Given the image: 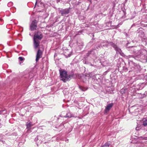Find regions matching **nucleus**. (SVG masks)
<instances>
[{"instance_id":"nucleus-1","label":"nucleus","mask_w":147,"mask_h":147,"mask_svg":"<svg viewBox=\"0 0 147 147\" xmlns=\"http://www.w3.org/2000/svg\"><path fill=\"white\" fill-rule=\"evenodd\" d=\"M135 58H138L143 62H147V51L145 49L139 50L135 54Z\"/></svg>"},{"instance_id":"nucleus-2","label":"nucleus","mask_w":147,"mask_h":147,"mask_svg":"<svg viewBox=\"0 0 147 147\" xmlns=\"http://www.w3.org/2000/svg\"><path fill=\"white\" fill-rule=\"evenodd\" d=\"M59 72L61 80L64 82L70 80L71 77H72L71 75H68L67 72L65 70H60Z\"/></svg>"},{"instance_id":"nucleus-3","label":"nucleus","mask_w":147,"mask_h":147,"mask_svg":"<svg viewBox=\"0 0 147 147\" xmlns=\"http://www.w3.org/2000/svg\"><path fill=\"white\" fill-rule=\"evenodd\" d=\"M131 71H133L135 74L138 73L141 70L140 66L136 63H134L132 67L131 68Z\"/></svg>"},{"instance_id":"nucleus-4","label":"nucleus","mask_w":147,"mask_h":147,"mask_svg":"<svg viewBox=\"0 0 147 147\" xmlns=\"http://www.w3.org/2000/svg\"><path fill=\"white\" fill-rule=\"evenodd\" d=\"M43 37L42 33L40 32H35L34 33L33 39L41 40Z\"/></svg>"},{"instance_id":"nucleus-5","label":"nucleus","mask_w":147,"mask_h":147,"mask_svg":"<svg viewBox=\"0 0 147 147\" xmlns=\"http://www.w3.org/2000/svg\"><path fill=\"white\" fill-rule=\"evenodd\" d=\"M37 21L35 20H33L30 25V29L31 30L33 31L36 30L37 27Z\"/></svg>"},{"instance_id":"nucleus-6","label":"nucleus","mask_w":147,"mask_h":147,"mask_svg":"<svg viewBox=\"0 0 147 147\" xmlns=\"http://www.w3.org/2000/svg\"><path fill=\"white\" fill-rule=\"evenodd\" d=\"M108 43L109 45L111 46L113 48H114L116 51H118L119 53L121 51V49L118 47L116 45L112 42H109Z\"/></svg>"},{"instance_id":"nucleus-7","label":"nucleus","mask_w":147,"mask_h":147,"mask_svg":"<svg viewBox=\"0 0 147 147\" xmlns=\"http://www.w3.org/2000/svg\"><path fill=\"white\" fill-rule=\"evenodd\" d=\"M42 52L41 51L40 49H39L37 53L36 56V62H37L39 60V59L42 57Z\"/></svg>"},{"instance_id":"nucleus-8","label":"nucleus","mask_w":147,"mask_h":147,"mask_svg":"<svg viewBox=\"0 0 147 147\" xmlns=\"http://www.w3.org/2000/svg\"><path fill=\"white\" fill-rule=\"evenodd\" d=\"M40 40L33 39V45L35 49H36L38 48V47L40 44Z\"/></svg>"},{"instance_id":"nucleus-9","label":"nucleus","mask_w":147,"mask_h":147,"mask_svg":"<svg viewBox=\"0 0 147 147\" xmlns=\"http://www.w3.org/2000/svg\"><path fill=\"white\" fill-rule=\"evenodd\" d=\"M60 12L61 13V14L62 16H63L65 15H66L69 12V10L68 9H63L60 10Z\"/></svg>"},{"instance_id":"nucleus-10","label":"nucleus","mask_w":147,"mask_h":147,"mask_svg":"<svg viewBox=\"0 0 147 147\" xmlns=\"http://www.w3.org/2000/svg\"><path fill=\"white\" fill-rule=\"evenodd\" d=\"M113 103L109 104L108 105L105 109V112H107L109 111L111 108L113 107Z\"/></svg>"},{"instance_id":"nucleus-11","label":"nucleus","mask_w":147,"mask_h":147,"mask_svg":"<svg viewBox=\"0 0 147 147\" xmlns=\"http://www.w3.org/2000/svg\"><path fill=\"white\" fill-rule=\"evenodd\" d=\"M127 91V89L126 88H123L120 90L121 93L122 94H124L126 93Z\"/></svg>"},{"instance_id":"nucleus-12","label":"nucleus","mask_w":147,"mask_h":147,"mask_svg":"<svg viewBox=\"0 0 147 147\" xmlns=\"http://www.w3.org/2000/svg\"><path fill=\"white\" fill-rule=\"evenodd\" d=\"M37 140H40L42 141L44 139V136H37Z\"/></svg>"},{"instance_id":"nucleus-13","label":"nucleus","mask_w":147,"mask_h":147,"mask_svg":"<svg viewBox=\"0 0 147 147\" xmlns=\"http://www.w3.org/2000/svg\"><path fill=\"white\" fill-rule=\"evenodd\" d=\"M68 117L69 118H71L72 117L71 114L70 112H68L66 114V115L64 117Z\"/></svg>"},{"instance_id":"nucleus-14","label":"nucleus","mask_w":147,"mask_h":147,"mask_svg":"<svg viewBox=\"0 0 147 147\" xmlns=\"http://www.w3.org/2000/svg\"><path fill=\"white\" fill-rule=\"evenodd\" d=\"M80 89L83 91H85L87 89V88L85 87H82V86H80L79 87Z\"/></svg>"},{"instance_id":"nucleus-15","label":"nucleus","mask_w":147,"mask_h":147,"mask_svg":"<svg viewBox=\"0 0 147 147\" xmlns=\"http://www.w3.org/2000/svg\"><path fill=\"white\" fill-rule=\"evenodd\" d=\"M146 96V95L144 94H139L138 98H142L145 97Z\"/></svg>"},{"instance_id":"nucleus-16","label":"nucleus","mask_w":147,"mask_h":147,"mask_svg":"<svg viewBox=\"0 0 147 147\" xmlns=\"http://www.w3.org/2000/svg\"><path fill=\"white\" fill-rule=\"evenodd\" d=\"M143 124L145 126H147V119L144 120L143 121Z\"/></svg>"},{"instance_id":"nucleus-17","label":"nucleus","mask_w":147,"mask_h":147,"mask_svg":"<svg viewBox=\"0 0 147 147\" xmlns=\"http://www.w3.org/2000/svg\"><path fill=\"white\" fill-rule=\"evenodd\" d=\"M26 125L27 126V128L28 129H30L32 126L30 123H29L26 124Z\"/></svg>"},{"instance_id":"nucleus-18","label":"nucleus","mask_w":147,"mask_h":147,"mask_svg":"<svg viewBox=\"0 0 147 147\" xmlns=\"http://www.w3.org/2000/svg\"><path fill=\"white\" fill-rule=\"evenodd\" d=\"M19 59L20 61H22L24 59V58L22 57H19Z\"/></svg>"},{"instance_id":"nucleus-19","label":"nucleus","mask_w":147,"mask_h":147,"mask_svg":"<svg viewBox=\"0 0 147 147\" xmlns=\"http://www.w3.org/2000/svg\"><path fill=\"white\" fill-rule=\"evenodd\" d=\"M3 111H0V115L3 112Z\"/></svg>"},{"instance_id":"nucleus-20","label":"nucleus","mask_w":147,"mask_h":147,"mask_svg":"<svg viewBox=\"0 0 147 147\" xmlns=\"http://www.w3.org/2000/svg\"><path fill=\"white\" fill-rule=\"evenodd\" d=\"M130 47L131 48V49H134V48H135V47Z\"/></svg>"},{"instance_id":"nucleus-21","label":"nucleus","mask_w":147,"mask_h":147,"mask_svg":"<svg viewBox=\"0 0 147 147\" xmlns=\"http://www.w3.org/2000/svg\"><path fill=\"white\" fill-rule=\"evenodd\" d=\"M105 46V45H100V46L101 47H102V46Z\"/></svg>"},{"instance_id":"nucleus-22","label":"nucleus","mask_w":147,"mask_h":147,"mask_svg":"<svg viewBox=\"0 0 147 147\" xmlns=\"http://www.w3.org/2000/svg\"><path fill=\"white\" fill-rule=\"evenodd\" d=\"M136 130H138V128H136Z\"/></svg>"},{"instance_id":"nucleus-23","label":"nucleus","mask_w":147,"mask_h":147,"mask_svg":"<svg viewBox=\"0 0 147 147\" xmlns=\"http://www.w3.org/2000/svg\"><path fill=\"white\" fill-rule=\"evenodd\" d=\"M136 130H138V128H136Z\"/></svg>"},{"instance_id":"nucleus-24","label":"nucleus","mask_w":147,"mask_h":147,"mask_svg":"<svg viewBox=\"0 0 147 147\" xmlns=\"http://www.w3.org/2000/svg\"><path fill=\"white\" fill-rule=\"evenodd\" d=\"M36 3H37V1H36V2L35 3V6L36 5Z\"/></svg>"},{"instance_id":"nucleus-25","label":"nucleus","mask_w":147,"mask_h":147,"mask_svg":"<svg viewBox=\"0 0 147 147\" xmlns=\"http://www.w3.org/2000/svg\"><path fill=\"white\" fill-rule=\"evenodd\" d=\"M70 55H68V57H70Z\"/></svg>"},{"instance_id":"nucleus-26","label":"nucleus","mask_w":147,"mask_h":147,"mask_svg":"<svg viewBox=\"0 0 147 147\" xmlns=\"http://www.w3.org/2000/svg\"><path fill=\"white\" fill-rule=\"evenodd\" d=\"M134 52V53H135V52L134 51V52Z\"/></svg>"}]
</instances>
